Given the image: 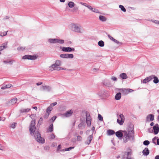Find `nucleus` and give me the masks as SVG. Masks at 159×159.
<instances>
[{"instance_id": "f257e3e1", "label": "nucleus", "mask_w": 159, "mask_h": 159, "mask_svg": "<svg viewBox=\"0 0 159 159\" xmlns=\"http://www.w3.org/2000/svg\"><path fill=\"white\" fill-rule=\"evenodd\" d=\"M35 122V120H32L29 126V130L30 134L34 135L36 141L40 143H43L45 141L43 138L41 137V135L38 131H36Z\"/></svg>"}, {"instance_id": "f03ea898", "label": "nucleus", "mask_w": 159, "mask_h": 159, "mask_svg": "<svg viewBox=\"0 0 159 159\" xmlns=\"http://www.w3.org/2000/svg\"><path fill=\"white\" fill-rule=\"evenodd\" d=\"M127 130L122 131L124 133L123 141L125 143L129 140H133L134 138V125L132 124L130 125Z\"/></svg>"}, {"instance_id": "7ed1b4c3", "label": "nucleus", "mask_w": 159, "mask_h": 159, "mask_svg": "<svg viewBox=\"0 0 159 159\" xmlns=\"http://www.w3.org/2000/svg\"><path fill=\"white\" fill-rule=\"evenodd\" d=\"M61 62L59 60H57L55 61V62L53 64L49 67V70L51 71L53 70H66L68 71L72 70L67 69L66 68H64L61 67L60 66L61 65Z\"/></svg>"}, {"instance_id": "20e7f679", "label": "nucleus", "mask_w": 159, "mask_h": 159, "mask_svg": "<svg viewBox=\"0 0 159 159\" xmlns=\"http://www.w3.org/2000/svg\"><path fill=\"white\" fill-rule=\"evenodd\" d=\"M69 28L72 31L76 33H82L84 30L81 25L78 24L71 23L69 25Z\"/></svg>"}, {"instance_id": "39448f33", "label": "nucleus", "mask_w": 159, "mask_h": 159, "mask_svg": "<svg viewBox=\"0 0 159 159\" xmlns=\"http://www.w3.org/2000/svg\"><path fill=\"white\" fill-rule=\"evenodd\" d=\"M73 113V111L72 110H69L65 113L61 114L60 116L63 118L68 117L70 116Z\"/></svg>"}, {"instance_id": "423d86ee", "label": "nucleus", "mask_w": 159, "mask_h": 159, "mask_svg": "<svg viewBox=\"0 0 159 159\" xmlns=\"http://www.w3.org/2000/svg\"><path fill=\"white\" fill-rule=\"evenodd\" d=\"M38 57V56L36 55H26L23 57L22 59L25 60L28 59L34 60L36 59Z\"/></svg>"}, {"instance_id": "0eeeda50", "label": "nucleus", "mask_w": 159, "mask_h": 159, "mask_svg": "<svg viewBox=\"0 0 159 159\" xmlns=\"http://www.w3.org/2000/svg\"><path fill=\"white\" fill-rule=\"evenodd\" d=\"M117 117V123L120 125H122L125 121L124 116L123 114H121L119 116H118Z\"/></svg>"}, {"instance_id": "6e6552de", "label": "nucleus", "mask_w": 159, "mask_h": 159, "mask_svg": "<svg viewBox=\"0 0 159 159\" xmlns=\"http://www.w3.org/2000/svg\"><path fill=\"white\" fill-rule=\"evenodd\" d=\"M60 57L62 58L72 59L74 55L72 54H61L60 55Z\"/></svg>"}, {"instance_id": "1a4fd4ad", "label": "nucleus", "mask_w": 159, "mask_h": 159, "mask_svg": "<svg viewBox=\"0 0 159 159\" xmlns=\"http://www.w3.org/2000/svg\"><path fill=\"white\" fill-rule=\"evenodd\" d=\"M60 48L62 51L64 52H71L72 51H74L75 49L73 48L70 47H60Z\"/></svg>"}, {"instance_id": "9d476101", "label": "nucleus", "mask_w": 159, "mask_h": 159, "mask_svg": "<svg viewBox=\"0 0 159 159\" xmlns=\"http://www.w3.org/2000/svg\"><path fill=\"white\" fill-rule=\"evenodd\" d=\"M86 123L88 126H90L91 125V118L89 113H86Z\"/></svg>"}, {"instance_id": "9b49d317", "label": "nucleus", "mask_w": 159, "mask_h": 159, "mask_svg": "<svg viewBox=\"0 0 159 159\" xmlns=\"http://www.w3.org/2000/svg\"><path fill=\"white\" fill-rule=\"evenodd\" d=\"M154 119V116L152 114H150L148 115L146 118L147 122L152 121Z\"/></svg>"}, {"instance_id": "f8f14e48", "label": "nucleus", "mask_w": 159, "mask_h": 159, "mask_svg": "<svg viewBox=\"0 0 159 159\" xmlns=\"http://www.w3.org/2000/svg\"><path fill=\"white\" fill-rule=\"evenodd\" d=\"M153 130V133L155 134H157L159 131V125L157 124H156L152 128Z\"/></svg>"}, {"instance_id": "ddd939ff", "label": "nucleus", "mask_w": 159, "mask_h": 159, "mask_svg": "<svg viewBox=\"0 0 159 159\" xmlns=\"http://www.w3.org/2000/svg\"><path fill=\"white\" fill-rule=\"evenodd\" d=\"M93 138V133H92V134L89 136L87 138V140L85 142V143L87 144H89Z\"/></svg>"}, {"instance_id": "4468645a", "label": "nucleus", "mask_w": 159, "mask_h": 159, "mask_svg": "<svg viewBox=\"0 0 159 159\" xmlns=\"http://www.w3.org/2000/svg\"><path fill=\"white\" fill-rule=\"evenodd\" d=\"M116 136L118 138H121L122 137L123 138L124 133H122L121 131H119L116 132Z\"/></svg>"}, {"instance_id": "2eb2a0df", "label": "nucleus", "mask_w": 159, "mask_h": 159, "mask_svg": "<svg viewBox=\"0 0 159 159\" xmlns=\"http://www.w3.org/2000/svg\"><path fill=\"white\" fill-rule=\"evenodd\" d=\"M152 77H151V76L146 77L142 81V83L143 84L146 83L152 80Z\"/></svg>"}, {"instance_id": "dca6fc26", "label": "nucleus", "mask_w": 159, "mask_h": 159, "mask_svg": "<svg viewBox=\"0 0 159 159\" xmlns=\"http://www.w3.org/2000/svg\"><path fill=\"white\" fill-rule=\"evenodd\" d=\"M142 153L143 155L147 156L148 155L149 153V151L148 148H146L142 151Z\"/></svg>"}, {"instance_id": "f3484780", "label": "nucleus", "mask_w": 159, "mask_h": 159, "mask_svg": "<svg viewBox=\"0 0 159 159\" xmlns=\"http://www.w3.org/2000/svg\"><path fill=\"white\" fill-rule=\"evenodd\" d=\"M57 38L49 39L48 40V42L51 44L57 43Z\"/></svg>"}, {"instance_id": "a211bd4d", "label": "nucleus", "mask_w": 159, "mask_h": 159, "mask_svg": "<svg viewBox=\"0 0 159 159\" xmlns=\"http://www.w3.org/2000/svg\"><path fill=\"white\" fill-rule=\"evenodd\" d=\"M151 77H152V79H154L153 82L155 84H157L159 82V80L158 78L155 76L154 75H151Z\"/></svg>"}, {"instance_id": "6ab92c4d", "label": "nucleus", "mask_w": 159, "mask_h": 159, "mask_svg": "<svg viewBox=\"0 0 159 159\" xmlns=\"http://www.w3.org/2000/svg\"><path fill=\"white\" fill-rule=\"evenodd\" d=\"M105 92L104 91H101L97 93V95L98 98H101L104 94Z\"/></svg>"}, {"instance_id": "aec40b11", "label": "nucleus", "mask_w": 159, "mask_h": 159, "mask_svg": "<svg viewBox=\"0 0 159 159\" xmlns=\"http://www.w3.org/2000/svg\"><path fill=\"white\" fill-rule=\"evenodd\" d=\"M119 77L122 79H125L127 78L128 77L125 73H122L120 75Z\"/></svg>"}, {"instance_id": "412c9836", "label": "nucleus", "mask_w": 159, "mask_h": 159, "mask_svg": "<svg viewBox=\"0 0 159 159\" xmlns=\"http://www.w3.org/2000/svg\"><path fill=\"white\" fill-rule=\"evenodd\" d=\"M99 19L102 22H105L107 20V18L106 17L102 15L99 16Z\"/></svg>"}, {"instance_id": "4be33fe9", "label": "nucleus", "mask_w": 159, "mask_h": 159, "mask_svg": "<svg viewBox=\"0 0 159 159\" xmlns=\"http://www.w3.org/2000/svg\"><path fill=\"white\" fill-rule=\"evenodd\" d=\"M121 94L120 93H117L115 96V99L116 100H120L121 98Z\"/></svg>"}, {"instance_id": "5701e85b", "label": "nucleus", "mask_w": 159, "mask_h": 159, "mask_svg": "<svg viewBox=\"0 0 159 159\" xmlns=\"http://www.w3.org/2000/svg\"><path fill=\"white\" fill-rule=\"evenodd\" d=\"M132 153V151L130 149H129L128 150V151L126 152V154L125 155V156L126 157H130Z\"/></svg>"}, {"instance_id": "b1692460", "label": "nucleus", "mask_w": 159, "mask_h": 159, "mask_svg": "<svg viewBox=\"0 0 159 159\" xmlns=\"http://www.w3.org/2000/svg\"><path fill=\"white\" fill-rule=\"evenodd\" d=\"M52 107L50 106V107H49L47 109V112L48 113V115H47V116H45V117H48V115H49V114L50 113V111H51L52 110Z\"/></svg>"}, {"instance_id": "393cba45", "label": "nucleus", "mask_w": 159, "mask_h": 159, "mask_svg": "<svg viewBox=\"0 0 159 159\" xmlns=\"http://www.w3.org/2000/svg\"><path fill=\"white\" fill-rule=\"evenodd\" d=\"M57 43L60 44H62L64 43L65 41L64 40L60 39L59 38H57Z\"/></svg>"}, {"instance_id": "a878e982", "label": "nucleus", "mask_w": 159, "mask_h": 159, "mask_svg": "<svg viewBox=\"0 0 159 159\" xmlns=\"http://www.w3.org/2000/svg\"><path fill=\"white\" fill-rule=\"evenodd\" d=\"M3 63L5 64H9L10 65H12L14 62V61L7 60L3 61Z\"/></svg>"}, {"instance_id": "bb28decb", "label": "nucleus", "mask_w": 159, "mask_h": 159, "mask_svg": "<svg viewBox=\"0 0 159 159\" xmlns=\"http://www.w3.org/2000/svg\"><path fill=\"white\" fill-rule=\"evenodd\" d=\"M75 3L72 1L69 2L68 4L69 7L70 8L73 7L75 6Z\"/></svg>"}, {"instance_id": "cd10ccee", "label": "nucleus", "mask_w": 159, "mask_h": 159, "mask_svg": "<svg viewBox=\"0 0 159 159\" xmlns=\"http://www.w3.org/2000/svg\"><path fill=\"white\" fill-rule=\"evenodd\" d=\"M30 110V108H27L26 109H21L20 111V113H24V112H28Z\"/></svg>"}, {"instance_id": "c85d7f7f", "label": "nucleus", "mask_w": 159, "mask_h": 159, "mask_svg": "<svg viewBox=\"0 0 159 159\" xmlns=\"http://www.w3.org/2000/svg\"><path fill=\"white\" fill-rule=\"evenodd\" d=\"M107 133L108 135H110L114 134L115 132L113 130L109 129L107 131Z\"/></svg>"}, {"instance_id": "c756f323", "label": "nucleus", "mask_w": 159, "mask_h": 159, "mask_svg": "<svg viewBox=\"0 0 159 159\" xmlns=\"http://www.w3.org/2000/svg\"><path fill=\"white\" fill-rule=\"evenodd\" d=\"M98 45L101 47H103L104 46V42L102 40L99 41L98 43Z\"/></svg>"}, {"instance_id": "7c9ffc66", "label": "nucleus", "mask_w": 159, "mask_h": 159, "mask_svg": "<svg viewBox=\"0 0 159 159\" xmlns=\"http://www.w3.org/2000/svg\"><path fill=\"white\" fill-rule=\"evenodd\" d=\"M25 48V47L20 46L17 48V50L19 51H21L24 50Z\"/></svg>"}, {"instance_id": "2f4dec72", "label": "nucleus", "mask_w": 159, "mask_h": 159, "mask_svg": "<svg viewBox=\"0 0 159 159\" xmlns=\"http://www.w3.org/2000/svg\"><path fill=\"white\" fill-rule=\"evenodd\" d=\"M78 127L80 129L84 128L85 127V124L84 123L82 122L79 124L78 125Z\"/></svg>"}, {"instance_id": "473e14b6", "label": "nucleus", "mask_w": 159, "mask_h": 159, "mask_svg": "<svg viewBox=\"0 0 159 159\" xmlns=\"http://www.w3.org/2000/svg\"><path fill=\"white\" fill-rule=\"evenodd\" d=\"M92 11L95 13L100 14H101V12L99 11L98 9L95 8H93Z\"/></svg>"}, {"instance_id": "72a5a7b5", "label": "nucleus", "mask_w": 159, "mask_h": 159, "mask_svg": "<svg viewBox=\"0 0 159 159\" xmlns=\"http://www.w3.org/2000/svg\"><path fill=\"white\" fill-rule=\"evenodd\" d=\"M119 7L120 9L121 10L124 12H125L126 11V10L124 7L122 5H120L119 6Z\"/></svg>"}, {"instance_id": "f704fd0d", "label": "nucleus", "mask_w": 159, "mask_h": 159, "mask_svg": "<svg viewBox=\"0 0 159 159\" xmlns=\"http://www.w3.org/2000/svg\"><path fill=\"white\" fill-rule=\"evenodd\" d=\"M7 43H4V44H3L2 45L0 46V50L2 51L4 48H6L7 47Z\"/></svg>"}, {"instance_id": "c9c22d12", "label": "nucleus", "mask_w": 159, "mask_h": 159, "mask_svg": "<svg viewBox=\"0 0 159 159\" xmlns=\"http://www.w3.org/2000/svg\"><path fill=\"white\" fill-rule=\"evenodd\" d=\"M53 124H52L50 125L49 129L48 131L50 132H52L53 130Z\"/></svg>"}, {"instance_id": "e433bc0d", "label": "nucleus", "mask_w": 159, "mask_h": 159, "mask_svg": "<svg viewBox=\"0 0 159 159\" xmlns=\"http://www.w3.org/2000/svg\"><path fill=\"white\" fill-rule=\"evenodd\" d=\"M73 148H74V147H70L68 148H65V149H64L62 150L61 151H70V150H71V149H73Z\"/></svg>"}, {"instance_id": "4c0bfd02", "label": "nucleus", "mask_w": 159, "mask_h": 159, "mask_svg": "<svg viewBox=\"0 0 159 159\" xmlns=\"http://www.w3.org/2000/svg\"><path fill=\"white\" fill-rule=\"evenodd\" d=\"M113 41L118 45H121L122 44V43L121 42H119L115 39H114Z\"/></svg>"}, {"instance_id": "58836bf2", "label": "nucleus", "mask_w": 159, "mask_h": 159, "mask_svg": "<svg viewBox=\"0 0 159 159\" xmlns=\"http://www.w3.org/2000/svg\"><path fill=\"white\" fill-rule=\"evenodd\" d=\"M17 98H14L12 99L11 101V102L12 104H13L16 103V101H17Z\"/></svg>"}, {"instance_id": "ea45409f", "label": "nucleus", "mask_w": 159, "mask_h": 159, "mask_svg": "<svg viewBox=\"0 0 159 159\" xmlns=\"http://www.w3.org/2000/svg\"><path fill=\"white\" fill-rule=\"evenodd\" d=\"M43 121V119L42 117H41L39 120L38 125H40L42 123Z\"/></svg>"}, {"instance_id": "a19ab883", "label": "nucleus", "mask_w": 159, "mask_h": 159, "mask_svg": "<svg viewBox=\"0 0 159 159\" xmlns=\"http://www.w3.org/2000/svg\"><path fill=\"white\" fill-rule=\"evenodd\" d=\"M103 84L107 86H109L111 85V84L110 83H107V80H105L104 81Z\"/></svg>"}, {"instance_id": "79ce46f5", "label": "nucleus", "mask_w": 159, "mask_h": 159, "mask_svg": "<svg viewBox=\"0 0 159 159\" xmlns=\"http://www.w3.org/2000/svg\"><path fill=\"white\" fill-rule=\"evenodd\" d=\"M123 93L125 94H128L129 93L128 90V89H123Z\"/></svg>"}, {"instance_id": "37998d69", "label": "nucleus", "mask_w": 159, "mask_h": 159, "mask_svg": "<svg viewBox=\"0 0 159 159\" xmlns=\"http://www.w3.org/2000/svg\"><path fill=\"white\" fill-rule=\"evenodd\" d=\"M7 31L4 32H3L1 33L0 34V36H3L7 35Z\"/></svg>"}, {"instance_id": "c03bdc74", "label": "nucleus", "mask_w": 159, "mask_h": 159, "mask_svg": "<svg viewBox=\"0 0 159 159\" xmlns=\"http://www.w3.org/2000/svg\"><path fill=\"white\" fill-rule=\"evenodd\" d=\"M149 142L148 140H145L143 142V144L145 145H148L149 144Z\"/></svg>"}, {"instance_id": "a18cd8bd", "label": "nucleus", "mask_w": 159, "mask_h": 159, "mask_svg": "<svg viewBox=\"0 0 159 159\" xmlns=\"http://www.w3.org/2000/svg\"><path fill=\"white\" fill-rule=\"evenodd\" d=\"M98 119L99 120L101 121H102L103 120L102 116L99 114H98Z\"/></svg>"}, {"instance_id": "49530a36", "label": "nucleus", "mask_w": 159, "mask_h": 159, "mask_svg": "<svg viewBox=\"0 0 159 159\" xmlns=\"http://www.w3.org/2000/svg\"><path fill=\"white\" fill-rule=\"evenodd\" d=\"M111 80L113 81H116L117 80V78L114 76H112L111 77Z\"/></svg>"}, {"instance_id": "de8ad7c7", "label": "nucleus", "mask_w": 159, "mask_h": 159, "mask_svg": "<svg viewBox=\"0 0 159 159\" xmlns=\"http://www.w3.org/2000/svg\"><path fill=\"white\" fill-rule=\"evenodd\" d=\"M93 132H91V130H88L86 132V134L87 135H88L89 134H91Z\"/></svg>"}, {"instance_id": "09e8293b", "label": "nucleus", "mask_w": 159, "mask_h": 159, "mask_svg": "<svg viewBox=\"0 0 159 159\" xmlns=\"http://www.w3.org/2000/svg\"><path fill=\"white\" fill-rule=\"evenodd\" d=\"M44 89H47L48 90H49L51 89V88L48 86H45L44 87Z\"/></svg>"}, {"instance_id": "8fccbe9b", "label": "nucleus", "mask_w": 159, "mask_h": 159, "mask_svg": "<svg viewBox=\"0 0 159 159\" xmlns=\"http://www.w3.org/2000/svg\"><path fill=\"white\" fill-rule=\"evenodd\" d=\"M49 137L51 139H53L55 138V135L52 134L50 135Z\"/></svg>"}, {"instance_id": "3c124183", "label": "nucleus", "mask_w": 159, "mask_h": 159, "mask_svg": "<svg viewBox=\"0 0 159 159\" xmlns=\"http://www.w3.org/2000/svg\"><path fill=\"white\" fill-rule=\"evenodd\" d=\"M16 123H13L11 125V127L12 128L14 129V128H15V126H16Z\"/></svg>"}, {"instance_id": "603ef678", "label": "nucleus", "mask_w": 159, "mask_h": 159, "mask_svg": "<svg viewBox=\"0 0 159 159\" xmlns=\"http://www.w3.org/2000/svg\"><path fill=\"white\" fill-rule=\"evenodd\" d=\"M56 118L57 116H54L52 118L51 120H52V122H53L56 120Z\"/></svg>"}, {"instance_id": "864d4df0", "label": "nucleus", "mask_w": 159, "mask_h": 159, "mask_svg": "<svg viewBox=\"0 0 159 159\" xmlns=\"http://www.w3.org/2000/svg\"><path fill=\"white\" fill-rule=\"evenodd\" d=\"M108 38L111 40L113 41L114 39L109 34L108 35Z\"/></svg>"}, {"instance_id": "5fc2aeb1", "label": "nucleus", "mask_w": 159, "mask_h": 159, "mask_svg": "<svg viewBox=\"0 0 159 159\" xmlns=\"http://www.w3.org/2000/svg\"><path fill=\"white\" fill-rule=\"evenodd\" d=\"M77 140L78 141H81L82 140V138L80 136H78L77 137Z\"/></svg>"}, {"instance_id": "6e6d98bb", "label": "nucleus", "mask_w": 159, "mask_h": 159, "mask_svg": "<svg viewBox=\"0 0 159 159\" xmlns=\"http://www.w3.org/2000/svg\"><path fill=\"white\" fill-rule=\"evenodd\" d=\"M0 150L3 151L4 150V148L2 145L0 144Z\"/></svg>"}, {"instance_id": "4d7b16f0", "label": "nucleus", "mask_w": 159, "mask_h": 159, "mask_svg": "<svg viewBox=\"0 0 159 159\" xmlns=\"http://www.w3.org/2000/svg\"><path fill=\"white\" fill-rule=\"evenodd\" d=\"M158 139V138L157 137H155L152 139V141L153 143H155L154 142L156 140V139Z\"/></svg>"}, {"instance_id": "13d9d810", "label": "nucleus", "mask_w": 159, "mask_h": 159, "mask_svg": "<svg viewBox=\"0 0 159 159\" xmlns=\"http://www.w3.org/2000/svg\"><path fill=\"white\" fill-rule=\"evenodd\" d=\"M87 7L91 11H92L93 9V7H92L90 5H89L88 6H87Z\"/></svg>"}, {"instance_id": "bf43d9fd", "label": "nucleus", "mask_w": 159, "mask_h": 159, "mask_svg": "<svg viewBox=\"0 0 159 159\" xmlns=\"http://www.w3.org/2000/svg\"><path fill=\"white\" fill-rule=\"evenodd\" d=\"M148 131L149 133H153V130L152 128L149 129L148 130Z\"/></svg>"}, {"instance_id": "052dcab7", "label": "nucleus", "mask_w": 159, "mask_h": 159, "mask_svg": "<svg viewBox=\"0 0 159 159\" xmlns=\"http://www.w3.org/2000/svg\"><path fill=\"white\" fill-rule=\"evenodd\" d=\"M79 8L78 7H74L73 9V12H76L78 10Z\"/></svg>"}, {"instance_id": "680f3d73", "label": "nucleus", "mask_w": 159, "mask_h": 159, "mask_svg": "<svg viewBox=\"0 0 159 159\" xmlns=\"http://www.w3.org/2000/svg\"><path fill=\"white\" fill-rule=\"evenodd\" d=\"M6 85H4L2 86V87H1V89H6L7 88Z\"/></svg>"}, {"instance_id": "e2e57ef3", "label": "nucleus", "mask_w": 159, "mask_h": 159, "mask_svg": "<svg viewBox=\"0 0 159 159\" xmlns=\"http://www.w3.org/2000/svg\"><path fill=\"white\" fill-rule=\"evenodd\" d=\"M57 104V102H53L50 104V106H54L56 105Z\"/></svg>"}, {"instance_id": "0e129e2a", "label": "nucleus", "mask_w": 159, "mask_h": 159, "mask_svg": "<svg viewBox=\"0 0 159 159\" xmlns=\"http://www.w3.org/2000/svg\"><path fill=\"white\" fill-rule=\"evenodd\" d=\"M150 21H152V22L155 23L156 24H157V20H150Z\"/></svg>"}, {"instance_id": "69168bd1", "label": "nucleus", "mask_w": 159, "mask_h": 159, "mask_svg": "<svg viewBox=\"0 0 159 159\" xmlns=\"http://www.w3.org/2000/svg\"><path fill=\"white\" fill-rule=\"evenodd\" d=\"M128 89V90L129 93L132 92L134 91V90H132V89Z\"/></svg>"}, {"instance_id": "338daca9", "label": "nucleus", "mask_w": 159, "mask_h": 159, "mask_svg": "<svg viewBox=\"0 0 159 159\" xmlns=\"http://www.w3.org/2000/svg\"><path fill=\"white\" fill-rule=\"evenodd\" d=\"M7 88H9L11 86V84H8L6 85Z\"/></svg>"}, {"instance_id": "774afa93", "label": "nucleus", "mask_w": 159, "mask_h": 159, "mask_svg": "<svg viewBox=\"0 0 159 159\" xmlns=\"http://www.w3.org/2000/svg\"><path fill=\"white\" fill-rule=\"evenodd\" d=\"M126 159H134V158L133 157H126Z\"/></svg>"}]
</instances>
